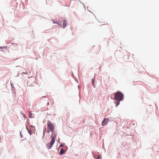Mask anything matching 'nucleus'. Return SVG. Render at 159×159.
<instances>
[{"label": "nucleus", "instance_id": "2", "mask_svg": "<svg viewBox=\"0 0 159 159\" xmlns=\"http://www.w3.org/2000/svg\"><path fill=\"white\" fill-rule=\"evenodd\" d=\"M56 135L52 133L51 135V139H52L51 141L49 143H48L46 145L48 149H50L52 147V145L53 144L56 140Z\"/></svg>", "mask_w": 159, "mask_h": 159}, {"label": "nucleus", "instance_id": "3", "mask_svg": "<svg viewBox=\"0 0 159 159\" xmlns=\"http://www.w3.org/2000/svg\"><path fill=\"white\" fill-rule=\"evenodd\" d=\"M115 99L118 101H121L123 99V94L120 92H117L115 93Z\"/></svg>", "mask_w": 159, "mask_h": 159}, {"label": "nucleus", "instance_id": "5", "mask_svg": "<svg viewBox=\"0 0 159 159\" xmlns=\"http://www.w3.org/2000/svg\"><path fill=\"white\" fill-rule=\"evenodd\" d=\"M34 129V128L33 126H32L30 129H29L28 127H27V129H28L29 134H30V135L31 134L32 132V130H31V129Z\"/></svg>", "mask_w": 159, "mask_h": 159}, {"label": "nucleus", "instance_id": "11", "mask_svg": "<svg viewBox=\"0 0 159 159\" xmlns=\"http://www.w3.org/2000/svg\"><path fill=\"white\" fill-rule=\"evenodd\" d=\"M53 23H54V24H58V25H59V24L58 23V22H56V21H53Z\"/></svg>", "mask_w": 159, "mask_h": 159}, {"label": "nucleus", "instance_id": "10", "mask_svg": "<svg viewBox=\"0 0 159 159\" xmlns=\"http://www.w3.org/2000/svg\"><path fill=\"white\" fill-rule=\"evenodd\" d=\"M100 156H98L97 157V159H101Z\"/></svg>", "mask_w": 159, "mask_h": 159}, {"label": "nucleus", "instance_id": "4", "mask_svg": "<svg viewBox=\"0 0 159 159\" xmlns=\"http://www.w3.org/2000/svg\"><path fill=\"white\" fill-rule=\"evenodd\" d=\"M109 121V119L105 118L103 120L102 122V126L105 125L108 123V122Z\"/></svg>", "mask_w": 159, "mask_h": 159}, {"label": "nucleus", "instance_id": "14", "mask_svg": "<svg viewBox=\"0 0 159 159\" xmlns=\"http://www.w3.org/2000/svg\"><path fill=\"white\" fill-rule=\"evenodd\" d=\"M2 47H0V49H2Z\"/></svg>", "mask_w": 159, "mask_h": 159}, {"label": "nucleus", "instance_id": "12", "mask_svg": "<svg viewBox=\"0 0 159 159\" xmlns=\"http://www.w3.org/2000/svg\"><path fill=\"white\" fill-rule=\"evenodd\" d=\"M64 146V144H63V143H62L61 144L60 146V147H62L63 146Z\"/></svg>", "mask_w": 159, "mask_h": 159}, {"label": "nucleus", "instance_id": "8", "mask_svg": "<svg viewBox=\"0 0 159 159\" xmlns=\"http://www.w3.org/2000/svg\"><path fill=\"white\" fill-rule=\"evenodd\" d=\"M95 81V79H92V84L93 86H94V83Z\"/></svg>", "mask_w": 159, "mask_h": 159}, {"label": "nucleus", "instance_id": "13", "mask_svg": "<svg viewBox=\"0 0 159 159\" xmlns=\"http://www.w3.org/2000/svg\"><path fill=\"white\" fill-rule=\"evenodd\" d=\"M30 118H31L32 117H31V116L32 115V114L30 111Z\"/></svg>", "mask_w": 159, "mask_h": 159}, {"label": "nucleus", "instance_id": "9", "mask_svg": "<svg viewBox=\"0 0 159 159\" xmlns=\"http://www.w3.org/2000/svg\"><path fill=\"white\" fill-rule=\"evenodd\" d=\"M120 104V102H116V107H117Z\"/></svg>", "mask_w": 159, "mask_h": 159}, {"label": "nucleus", "instance_id": "7", "mask_svg": "<svg viewBox=\"0 0 159 159\" xmlns=\"http://www.w3.org/2000/svg\"><path fill=\"white\" fill-rule=\"evenodd\" d=\"M65 152V151L64 149H61V150H60V155H62L63 153L64 152Z\"/></svg>", "mask_w": 159, "mask_h": 159}, {"label": "nucleus", "instance_id": "6", "mask_svg": "<svg viewBox=\"0 0 159 159\" xmlns=\"http://www.w3.org/2000/svg\"><path fill=\"white\" fill-rule=\"evenodd\" d=\"M63 25L62 27L63 28H65L66 25V20L65 19L63 20Z\"/></svg>", "mask_w": 159, "mask_h": 159}, {"label": "nucleus", "instance_id": "1", "mask_svg": "<svg viewBox=\"0 0 159 159\" xmlns=\"http://www.w3.org/2000/svg\"><path fill=\"white\" fill-rule=\"evenodd\" d=\"M48 130L47 133L49 132V130L51 132H53L55 129V124L52 123L51 122L49 121L47 123Z\"/></svg>", "mask_w": 159, "mask_h": 159}]
</instances>
